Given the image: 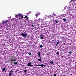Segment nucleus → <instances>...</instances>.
<instances>
[{
  "label": "nucleus",
  "instance_id": "f257e3e1",
  "mask_svg": "<svg viewBox=\"0 0 76 76\" xmlns=\"http://www.w3.org/2000/svg\"><path fill=\"white\" fill-rule=\"evenodd\" d=\"M20 35H22L24 38L27 37V35H28V34L26 33V34H25L24 33H23L22 34H20Z\"/></svg>",
  "mask_w": 76,
  "mask_h": 76
},
{
  "label": "nucleus",
  "instance_id": "f03ea898",
  "mask_svg": "<svg viewBox=\"0 0 76 76\" xmlns=\"http://www.w3.org/2000/svg\"><path fill=\"white\" fill-rule=\"evenodd\" d=\"M27 66H31L32 67L33 66V65H32V64H31V62H29L27 64Z\"/></svg>",
  "mask_w": 76,
  "mask_h": 76
},
{
  "label": "nucleus",
  "instance_id": "7ed1b4c3",
  "mask_svg": "<svg viewBox=\"0 0 76 76\" xmlns=\"http://www.w3.org/2000/svg\"><path fill=\"white\" fill-rule=\"evenodd\" d=\"M12 73H13V71L12 70H11V71H10L9 76H11L12 75Z\"/></svg>",
  "mask_w": 76,
  "mask_h": 76
},
{
  "label": "nucleus",
  "instance_id": "20e7f679",
  "mask_svg": "<svg viewBox=\"0 0 76 76\" xmlns=\"http://www.w3.org/2000/svg\"><path fill=\"white\" fill-rule=\"evenodd\" d=\"M36 66H41V67H45V65H44V64H41L39 65H37Z\"/></svg>",
  "mask_w": 76,
  "mask_h": 76
},
{
  "label": "nucleus",
  "instance_id": "39448f33",
  "mask_svg": "<svg viewBox=\"0 0 76 76\" xmlns=\"http://www.w3.org/2000/svg\"><path fill=\"white\" fill-rule=\"evenodd\" d=\"M19 16H20V18H23V16L22 15V14H18Z\"/></svg>",
  "mask_w": 76,
  "mask_h": 76
},
{
  "label": "nucleus",
  "instance_id": "423d86ee",
  "mask_svg": "<svg viewBox=\"0 0 76 76\" xmlns=\"http://www.w3.org/2000/svg\"><path fill=\"white\" fill-rule=\"evenodd\" d=\"M5 21H3V22H2V23L3 24H4V23H6L7 22V20H6L5 22Z\"/></svg>",
  "mask_w": 76,
  "mask_h": 76
},
{
  "label": "nucleus",
  "instance_id": "0eeeda50",
  "mask_svg": "<svg viewBox=\"0 0 76 76\" xmlns=\"http://www.w3.org/2000/svg\"><path fill=\"white\" fill-rule=\"evenodd\" d=\"M12 61H16V59L15 58H13Z\"/></svg>",
  "mask_w": 76,
  "mask_h": 76
},
{
  "label": "nucleus",
  "instance_id": "6e6552de",
  "mask_svg": "<svg viewBox=\"0 0 76 76\" xmlns=\"http://www.w3.org/2000/svg\"><path fill=\"white\" fill-rule=\"evenodd\" d=\"M40 39H44V38H43V37H42V36L41 35H40Z\"/></svg>",
  "mask_w": 76,
  "mask_h": 76
},
{
  "label": "nucleus",
  "instance_id": "1a4fd4ad",
  "mask_svg": "<svg viewBox=\"0 0 76 76\" xmlns=\"http://www.w3.org/2000/svg\"><path fill=\"white\" fill-rule=\"evenodd\" d=\"M58 44H59V42H58L57 43H56V46H57V45Z\"/></svg>",
  "mask_w": 76,
  "mask_h": 76
},
{
  "label": "nucleus",
  "instance_id": "9d476101",
  "mask_svg": "<svg viewBox=\"0 0 76 76\" xmlns=\"http://www.w3.org/2000/svg\"><path fill=\"white\" fill-rule=\"evenodd\" d=\"M38 54L39 57H41V56H40V52H38Z\"/></svg>",
  "mask_w": 76,
  "mask_h": 76
},
{
  "label": "nucleus",
  "instance_id": "9b49d317",
  "mask_svg": "<svg viewBox=\"0 0 76 76\" xmlns=\"http://www.w3.org/2000/svg\"><path fill=\"white\" fill-rule=\"evenodd\" d=\"M49 63L50 64H54V62L53 61H50Z\"/></svg>",
  "mask_w": 76,
  "mask_h": 76
},
{
  "label": "nucleus",
  "instance_id": "f8f14e48",
  "mask_svg": "<svg viewBox=\"0 0 76 76\" xmlns=\"http://www.w3.org/2000/svg\"><path fill=\"white\" fill-rule=\"evenodd\" d=\"M5 70H6V68H3L2 71H3V72H4V71H5Z\"/></svg>",
  "mask_w": 76,
  "mask_h": 76
},
{
  "label": "nucleus",
  "instance_id": "ddd939ff",
  "mask_svg": "<svg viewBox=\"0 0 76 76\" xmlns=\"http://www.w3.org/2000/svg\"><path fill=\"white\" fill-rule=\"evenodd\" d=\"M59 54H60V53L59 52H57L56 53V54L57 55H59Z\"/></svg>",
  "mask_w": 76,
  "mask_h": 76
},
{
  "label": "nucleus",
  "instance_id": "4468645a",
  "mask_svg": "<svg viewBox=\"0 0 76 76\" xmlns=\"http://www.w3.org/2000/svg\"><path fill=\"white\" fill-rule=\"evenodd\" d=\"M23 72H24L25 73H26V72H27V70H23Z\"/></svg>",
  "mask_w": 76,
  "mask_h": 76
},
{
  "label": "nucleus",
  "instance_id": "2eb2a0df",
  "mask_svg": "<svg viewBox=\"0 0 76 76\" xmlns=\"http://www.w3.org/2000/svg\"><path fill=\"white\" fill-rule=\"evenodd\" d=\"M40 48H42L43 47V46H42V45H41L39 47Z\"/></svg>",
  "mask_w": 76,
  "mask_h": 76
},
{
  "label": "nucleus",
  "instance_id": "dca6fc26",
  "mask_svg": "<svg viewBox=\"0 0 76 76\" xmlns=\"http://www.w3.org/2000/svg\"><path fill=\"white\" fill-rule=\"evenodd\" d=\"M69 55L72 54V52L70 51L69 52Z\"/></svg>",
  "mask_w": 76,
  "mask_h": 76
},
{
  "label": "nucleus",
  "instance_id": "f3484780",
  "mask_svg": "<svg viewBox=\"0 0 76 76\" xmlns=\"http://www.w3.org/2000/svg\"><path fill=\"white\" fill-rule=\"evenodd\" d=\"M63 20H64V21H66V18L63 19Z\"/></svg>",
  "mask_w": 76,
  "mask_h": 76
},
{
  "label": "nucleus",
  "instance_id": "a211bd4d",
  "mask_svg": "<svg viewBox=\"0 0 76 76\" xmlns=\"http://www.w3.org/2000/svg\"><path fill=\"white\" fill-rule=\"evenodd\" d=\"M14 64L15 65L18 64V62H14Z\"/></svg>",
  "mask_w": 76,
  "mask_h": 76
},
{
  "label": "nucleus",
  "instance_id": "6ab92c4d",
  "mask_svg": "<svg viewBox=\"0 0 76 76\" xmlns=\"http://www.w3.org/2000/svg\"><path fill=\"white\" fill-rule=\"evenodd\" d=\"M55 22L56 23H58V21H55Z\"/></svg>",
  "mask_w": 76,
  "mask_h": 76
},
{
  "label": "nucleus",
  "instance_id": "aec40b11",
  "mask_svg": "<svg viewBox=\"0 0 76 76\" xmlns=\"http://www.w3.org/2000/svg\"><path fill=\"white\" fill-rule=\"evenodd\" d=\"M38 60L39 61H41V59H38Z\"/></svg>",
  "mask_w": 76,
  "mask_h": 76
},
{
  "label": "nucleus",
  "instance_id": "412c9836",
  "mask_svg": "<svg viewBox=\"0 0 76 76\" xmlns=\"http://www.w3.org/2000/svg\"><path fill=\"white\" fill-rule=\"evenodd\" d=\"M28 54H29V55H31V53H28Z\"/></svg>",
  "mask_w": 76,
  "mask_h": 76
},
{
  "label": "nucleus",
  "instance_id": "4be33fe9",
  "mask_svg": "<svg viewBox=\"0 0 76 76\" xmlns=\"http://www.w3.org/2000/svg\"><path fill=\"white\" fill-rule=\"evenodd\" d=\"M28 14H30V13H31V12L30 11V12H28Z\"/></svg>",
  "mask_w": 76,
  "mask_h": 76
},
{
  "label": "nucleus",
  "instance_id": "5701e85b",
  "mask_svg": "<svg viewBox=\"0 0 76 76\" xmlns=\"http://www.w3.org/2000/svg\"><path fill=\"white\" fill-rule=\"evenodd\" d=\"M68 13H69V12H67L66 13V15H67V14H68Z\"/></svg>",
  "mask_w": 76,
  "mask_h": 76
},
{
  "label": "nucleus",
  "instance_id": "b1692460",
  "mask_svg": "<svg viewBox=\"0 0 76 76\" xmlns=\"http://www.w3.org/2000/svg\"><path fill=\"white\" fill-rule=\"evenodd\" d=\"M53 76H56V74H54L53 75Z\"/></svg>",
  "mask_w": 76,
  "mask_h": 76
},
{
  "label": "nucleus",
  "instance_id": "393cba45",
  "mask_svg": "<svg viewBox=\"0 0 76 76\" xmlns=\"http://www.w3.org/2000/svg\"><path fill=\"white\" fill-rule=\"evenodd\" d=\"M18 17V15H15V17Z\"/></svg>",
  "mask_w": 76,
  "mask_h": 76
},
{
  "label": "nucleus",
  "instance_id": "a878e982",
  "mask_svg": "<svg viewBox=\"0 0 76 76\" xmlns=\"http://www.w3.org/2000/svg\"><path fill=\"white\" fill-rule=\"evenodd\" d=\"M27 18V16L25 15V18Z\"/></svg>",
  "mask_w": 76,
  "mask_h": 76
},
{
  "label": "nucleus",
  "instance_id": "bb28decb",
  "mask_svg": "<svg viewBox=\"0 0 76 76\" xmlns=\"http://www.w3.org/2000/svg\"><path fill=\"white\" fill-rule=\"evenodd\" d=\"M31 26H32V27H34V25H33V24H32V25H31Z\"/></svg>",
  "mask_w": 76,
  "mask_h": 76
},
{
  "label": "nucleus",
  "instance_id": "cd10ccee",
  "mask_svg": "<svg viewBox=\"0 0 76 76\" xmlns=\"http://www.w3.org/2000/svg\"><path fill=\"white\" fill-rule=\"evenodd\" d=\"M35 16H37H37H38V15H37V14H35Z\"/></svg>",
  "mask_w": 76,
  "mask_h": 76
},
{
  "label": "nucleus",
  "instance_id": "c85d7f7f",
  "mask_svg": "<svg viewBox=\"0 0 76 76\" xmlns=\"http://www.w3.org/2000/svg\"><path fill=\"white\" fill-rule=\"evenodd\" d=\"M66 7H65L64 8V10H65V9H66Z\"/></svg>",
  "mask_w": 76,
  "mask_h": 76
},
{
  "label": "nucleus",
  "instance_id": "c756f323",
  "mask_svg": "<svg viewBox=\"0 0 76 76\" xmlns=\"http://www.w3.org/2000/svg\"><path fill=\"white\" fill-rule=\"evenodd\" d=\"M26 18L27 19H28V17H27Z\"/></svg>",
  "mask_w": 76,
  "mask_h": 76
},
{
  "label": "nucleus",
  "instance_id": "7c9ffc66",
  "mask_svg": "<svg viewBox=\"0 0 76 76\" xmlns=\"http://www.w3.org/2000/svg\"><path fill=\"white\" fill-rule=\"evenodd\" d=\"M40 59H41V58H42L41 57H40Z\"/></svg>",
  "mask_w": 76,
  "mask_h": 76
},
{
  "label": "nucleus",
  "instance_id": "2f4dec72",
  "mask_svg": "<svg viewBox=\"0 0 76 76\" xmlns=\"http://www.w3.org/2000/svg\"><path fill=\"white\" fill-rule=\"evenodd\" d=\"M27 15H28V14H29V13H28H28H27Z\"/></svg>",
  "mask_w": 76,
  "mask_h": 76
},
{
  "label": "nucleus",
  "instance_id": "473e14b6",
  "mask_svg": "<svg viewBox=\"0 0 76 76\" xmlns=\"http://www.w3.org/2000/svg\"><path fill=\"white\" fill-rule=\"evenodd\" d=\"M34 28H36V27H34Z\"/></svg>",
  "mask_w": 76,
  "mask_h": 76
},
{
  "label": "nucleus",
  "instance_id": "72a5a7b5",
  "mask_svg": "<svg viewBox=\"0 0 76 76\" xmlns=\"http://www.w3.org/2000/svg\"><path fill=\"white\" fill-rule=\"evenodd\" d=\"M54 15H56V14H54Z\"/></svg>",
  "mask_w": 76,
  "mask_h": 76
},
{
  "label": "nucleus",
  "instance_id": "f704fd0d",
  "mask_svg": "<svg viewBox=\"0 0 76 76\" xmlns=\"http://www.w3.org/2000/svg\"><path fill=\"white\" fill-rule=\"evenodd\" d=\"M53 15H54V13L53 14Z\"/></svg>",
  "mask_w": 76,
  "mask_h": 76
},
{
  "label": "nucleus",
  "instance_id": "c9c22d12",
  "mask_svg": "<svg viewBox=\"0 0 76 76\" xmlns=\"http://www.w3.org/2000/svg\"><path fill=\"white\" fill-rule=\"evenodd\" d=\"M53 15H54V13L53 14Z\"/></svg>",
  "mask_w": 76,
  "mask_h": 76
},
{
  "label": "nucleus",
  "instance_id": "e433bc0d",
  "mask_svg": "<svg viewBox=\"0 0 76 76\" xmlns=\"http://www.w3.org/2000/svg\"><path fill=\"white\" fill-rule=\"evenodd\" d=\"M25 53H23V54Z\"/></svg>",
  "mask_w": 76,
  "mask_h": 76
}]
</instances>
